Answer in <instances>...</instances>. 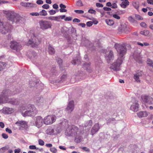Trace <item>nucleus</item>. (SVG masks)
<instances>
[{
    "mask_svg": "<svg viewBox=\"0 0 153 153\" xmlns=\"http://www.w3.org/2000/svg\"><path fill=\"white\" fill-rule=\"evenodd\" d=\"M114 47L121 57H123L126 53L127 48L124 44H116L114 45Z\"/></svg>",
    "mask_w": 153,
    "mask_h": 153,
    "instance_id": "obj_1",
    "label": "nucleus"
},
{
    "mask_svg": "<svg viewBox=\"0 0 153 153\" xmlns=\"http://www.w3.org/2000/svg\"><path fill=\"white\" fill-rule=\"evenodd\" d=\"M6 14L8 20L16 23H17L18 21L17 18V14L14 11H7L6 12Z\"/></svg>",
    "mask_w": 153,
    "mask_h": 153,
    "instance_id": "obj_2",
    "label": "nucleus"
},
{
    "mask_svg": "<svg viewBox=\"0 0 153 153\" xmlns=\"http://www.w3.org/2000/svg\"><path fill=\"white\" fill-rule=\"evenodd\" d=\"M11 26L8 23L0 21V32L2 34H6L10 31Z\"/></svg>",
    "mask_w": 153,
    "mask_h": 153,
    "instance_id": "obj_3",
    "label": "nucleus"
},
{
    "mask_svg": "<svg viewBox=\"0 0 153 153\" xmlns=\"http://www.w3.org/2000/svg\"><path fill=\"white\" fill-rule=\"evenodd\" d=\"M40 42L35 36H33V38L29 39L27 45H31L33 48L36 47L40 43Z\"/></svg>",
    "mask_w": 153,
    "mask_h": 153,
    "instance_id": "obj_4",
    "label": "nucleus"
},
{
    "mask_svg": "<svg viewBox=\"0 0 153 153\" xmlns=\"http://www.w3.org/2000/svg\"><path fill=\"white\" fill-rule=\"evenodd\" d=\"M40 28L43 30L47 29L51 27L52 24L50 21L46 20L39 21Z\"/></svg>",
    "mask_w": 153,
    "mask_h": 153,
    "instance_id": "obj_5",
    "label": "nucleus"
},
{
    "mask_svg": "<svg viewBox=\"0 0 153 153\" xmlns=\"http://www.w3.org/2000/svg\"><path fill=\"white\" fill-rule=\"evenodd\" d=\"M118 31L119 33H127L130 30V29L126 24H121L119 26Z\"/></svg>",
    "mask_w": 153,
    "mask_h": 153,
    "instance_id": "obj_6",
    "label": "nucleus"
},
{
    "mask_svg": "<svg viewBox=\"0 0 153 153\" xmlns=\"http://www.w3.org/2000/svg\"><path fill=\"white\" fill-rule=\"evenodd\" d=\"M10 46L12 49L17 51L19 48V44L16 41H12L10 42Z\"/></svg>",
    "mask_w": 153,
    "mask_h": 153,
    "instance_id": "obj_7",
    "label": "nucleus"
},
{
    "mask_svg": "<svg viewBox=\"0 0 153 153\" xmlns=\"http://www.w3.org/2000/svg\"><path fill=\"white\" fill-rule=\"evenodd\" d=\"M129 2L128 1L126 0L123 1L120 4L121 7L123 8H126L129 5Z\"/></svg>",
    "mask_w": 153,
    "mask_h": 153,
    "instance_id": "obj_8",
    "label": "nucleus"
},
{
    "mask_svg": "<svg viewBox=\"0 0 153 153\" xmlns=\"http://www.w3.org/2000/svg\"><path fill=\"white\" fill-rule=\"evenodd\" d=\"M48 52L50 54L52 55L55 53L54 49L50 45L49 46L48 48Z\"/></svg>",
    "mask_w": 153,
    "mask_h": 153,
    "instance_id": "obj_9",
    "label": "nucleus"
},
{
    "mask_svg": "<svg viewBox=\"0 0 153 153\" xmlns=\"http://www.w3.org/2000/svg\"><path fill=\"white\" fill-rule=\"evenodd\" d=\"M105 57H106L107 56V57H112L114 56L113 53L111 51H107Z\"/></svg>",
    "mask_w": 153,
    "mask_h": 153,
    "instance_id": "obj_10",
    "label": "nucleus"
},
{
    "mask_svg": "<svg viewBox=\"0 0 153 153\" xmlns=\"http://www.w3.org/2000/svg\"><path fill=\"white\" fill-rule=\"evenodd\" d=\"M105 21L107 24L110 26L112 25L114 23L113 20L109 19H107L105 20Z\"/></svg>",
    "mask_w": 153,
    "mask_h": 153,
    "instance_id": "obj_11",
    "label": "nucleus"
},
{
    "mask_svg": "<svg viewBox=\"0 0 153 153\" xmlns=\"http://www.w3.org/2000/svg\"><path fill=\"white\" fill-rule=\"evenodd\" d=\"M150 32L149 30H144L140 32V33L145 36H147L149 34Z\"/></svg>",
    "mask_w": 153,
    "mask_h": 153,
    "instance_id": "obj_12",
    "label": "nucleus"
},
{
    "mask_svg": "<svg viewBox=\"0 0 153 153\" xmlns=\"http://www.w3.org/2000/svg\"><path fill=\"white\" fill-rule=\"evenodd\" d=\"M26 7H35L36 6V4H33L30 3H26Z\"/></svg>",
    "mask_w": 153,
    "mask_h": 153,
    "instance_id": "obj_13",
    "label": "nucleus"
},
{
    "mask_svg": "<svg viewBox=\"0 0 153 153\" xmlns=\"http://www.w3.org/2000/svg\"><path fill=\"white\" fill-rule=\"evenodd\" d=\"M39 15L41 16H45L48 15L47 11L44 10H42V11H40L39 13Z\"/></svg>",
    "mask_w": 153,
    "mask_h": 153,
    "instance_id": "obj_14",
    "label": "nucleus"
},
{
    "mask_svg": "<svg viewBox=\"0 0 153 153\" xmlns=\"http://www.w3.org/2000/svg\"><path fill=\"white\" fill-rule=\"evenodd\" d=\"M133 6L137 9L139 7V3L138 2H134L132 3Z\"/></svg>",
    "mask_w": 153,
    "mask_h": 153,
    "instance_id": "obj_15",
    "label": "nucleus"
},
{
    "mask_svg": "<svg viewBox=\"0 0 153 153\" xmlns=\"http://www.w3.org/2000/svg\"><path fill=\"white\" fill-rule=\"evenodd\" d=\"M126 13V11L125 10H117L116 12H115V13L119 14L121 15L123 14H124Z\"/></svg>",
    "mask_w": 153,
    "mask_h": 153,
    "instance_id": "obj_16",
    "label": "nucleus"
},
{
    "mask_svg": "<svg viewBox=\"0 0 153 153\" xmlns=\"http://www.w3.org/2000/svg\"><path fill=\"white\" fill-rule=\"evenodd\" d=\"M103 9L104 10L108 11L106 13L107 14L110 15V12L108 11H111V10L110 8L104 7L103 8Z\"/></svg>",
    "mask_w": 153,
    "mask_h": 153,
    "instance_id": "obj_17",
    "label": "nucleus"
},
{
    "mask_svg": "<svg viewBox=\"0 0 153 153\" xmlns=\"http://www.w3.org/2000/svg\"><path fill=\"white\" fill-rule=\"evenodd\" d=\"M128 21L131 23H133L135 22V20L131 16H129L128 18Z\"/></svg>",
    "mask_w": 153,
    "mask_h": 153,
    "instance_id": "obj_18",
    "label": "nucleus"
},
{
    "mask_svg": "<svg viewBox=\"0 0 153 153\" xmlns=\"http://www.w3.org/2000/svg\"><path fill=\"white\" fill-rule=\"evenodd\" d=\"M76 5L79 7H81L83 6V4L82 1L80 0L77 1L76 3Z\"/></svg>",
    "mask_w": 153,
    "mask_h": 153,
    "instance_id": "obj_19",
    "label": "nucleus"
},
{
    "mask_svg": "<svg viewBox=\"0 0 153 153\" xmlns=\"http://www.w3.org/2000/svg\"><path fill=\"white\" fill-rule=\"evenodd\" d=\"M74 12L77 13L79 14H82L83 13H84V11L82 10H74Z\"/></svg>",
    "mask_w": 153,
    "mask_h": 153,
    "instance_id": "obj_20",
    "label": "nucleus"
},
{
    "mask_svg": "<svg viewBox=\"0 0 153 153\" xmlns=\"http://www.w3.org/2000/svg\"><path fill=\"white\" fill-rule=\"evenodd\" d=\"M135 17L136 19L138 20H142L143 19L141 16L139 15L136 14Z\"/></svg>",
    "mask_w": 153,
    "mask_h": 153,
    "instance_id": "obj_21",
    "label": "nucleus"
},
{
    "mask_svg": "<svg viewBox=\"0 0 153 153\" xmlns=\"http://www.w3.org/2000/svg\"><path fill=\"white\" fill-rule=\"evenodd\" d=\"M42 7L44 9H48L49 8V6L48 4H45L42 6Z\"/></svg>",
    "mask_w": 153,
    "mask_h": 153,
    "instance_id": "obj_22",
    "label": "nucleus"
},
{
    "mask_svg": "<svg viewBox=\"0 0 153 153\" xmlns=\"http://www.w3.org/2000/svg\"><path fill=\"white\" fill-rule=\"evenodd\" d=\"M30 14L32 16H38L39 15V13L37 12L31 13Z\"/></svg>",
    "mask_w": 153,
    "mask_h": 153,
    "instance_id": "obj_23",
    "label": "nucleus"
},
{
    "mask_svg": "<svg viewBox=\"0 0 153 153\" xmlns=\"http://www.w3.org/2000/svg\"><path fill=\"white\" fill-rule=\"evenodd\" d=\"M88 12L91 14H95L96 13V11L95 10H94L90 9L88 10Z\"/></svg>",
    "mask_w": 153,
    "mask_h": 153,
    "instance_id": "obj_24",
    "label": "nucleus"
},
{
    "mask_svg": "<svg viewBox=\"0 0 153 153\" xmlns=\"http://www.w3.org/2000/svg\"><path fill=\"white\" fill-rule=\"evenodd\" d=\"M140 25L142 27H144V28H146L147 27V24L145 22H141L140 24Z\"/></svg>",
    "mask_w": 153,
    "mask_h": 153,
    "instance_id": "obj_25",
    "label": "nucleus"
},
{
    "mask_svg": "<svg viewBox=\"0 0 153 153\" xmlns=\"http://www.w3.org/2000/svg\"><path fill=\"white\" fill-rule=\"evenodd\" d=\"M46 19L52 20H55V16H50L47 17L46 18Z\"/></svg>",
    "mask_w": 153,
    "mask_h": 153,
    "instance_id": "obj_26",
    "label": "nucleus"
},
{
    "mask_svg": "<svg viewBox=\"0 0 153 153\" xmlns=\"http://www.w3.org/2000/svg\"><path fill=\"white\" fill-rule=\"evenodd\" d=\"M49 13L50 15H53L56 13V12L54 10H51L49 11Z\"/></svg>",
    "mask_w": 153,
    "mask_h": 153,
    "instance_id": "obj_27",
    "label": "nucleus"
},
{
    "mask_svg": "<svg viewBox=\"0 0 153 153\" xmlns=\"http://www.w3.org/2000/svg\"><path fill=\"white\" fill-rule=\"evenodd\" d=\"M93 24V22L92 21H88L86 23V25L88 27L91 26Z\"/></svg>",
    "mask_w": 153,
    "mask_h": 153,
    "instance_id": "obj_28",
    "label": "nucleus"
},
{
    "mask_svg": "<svg viewBox=\"0 0 153 153\" xmlns=\"http://www.w3.org/2000/svg\"><path fill=\"white\" fill-rule=\"evenodd\" d=\"M112 16L114 18L117 19H119L120 18V17L117 15V14H114Z\"/></svg>",
    "mask_w": 153,
    "mask_h": 153,
    "instance_id": "obj_29",
    "label": "nucleus"
},
{
    "mask_svg": "<svg viewBox=\"0 0 153 153\" xmlns=\"http://www.w3.org/2000/svg\"><path fill=\"white\" fill-rule=\"evenodd\" d=\"M96 6L98 7H103V5L101 3H96Z\"/></svg>",
    "mask_w": 153,
    "mask_h": 153,
    "instance_id": "obj_30",
    "label": "nucleus"
},
{
    "mask_svg": "<svg viewBox=\"0 0 153 153\" xmlns=\"http://www.w3.org/2000/svg\"><path fill=\"white\" fill-rule=\"evenodd\" d=\"M111 7L112 8H117V4L115 3H113L111 4Z\"/></svg>",
    "mask_w": 153,
    "mask_h": 153,
    "instance_id": "obj_31",
    "label": "nucleus"
},
{
    "mask_svg": "<svg viewBox=\"0 0 153 153\" xmlns=\"http://www.w3.org/2000/svg\"><path fill=\"white\" fill-rule=\"evenodd\" d=\"M26 20V17H20V20H21L22 22H25Z\"/></svg>",
    "mask_w": 153,
    "mask_h": 153,
    "instance_id": "obj_32",
    "label": "nucleus"
},
{
    "mask_svg": "<svg viewBox=\"0 0 153 153\" xmlns=\"http://www.w3.org/2000/svg\"><path fill=\"white\" fill-rule=\"evenodd\" d=\"M72 19V17H66L64 20L65 21H70Z\"/></svg>",
    "mask_w": 153,
    "mask_h": 153,
    "instance_id": "obj_33",
    "label": "nucleus"
},
{
    "mask_svg": "<svg viewBox=\"0 0 153 153\" xmlns=\"http://www.w3.org/2000/svg\"><path fill=\"white\" fill-rule=\"evenodd\" d=\"M36 3L37 4H39V5L41 4H43V1H42V0H38L36 1Z\"/></svg>",
    "mask_w": 153,
    "mask_h": 153,
    "instance_id": "obj_34",
    "label": "nucleus"
},
{
    "mask_svg": "<svg viewBox=\"0 0 153 153\" xmlns=\"http://www.w3.org/2000/svg\"><path fill=\"white\" fill-rule=\"evenodd\" d=\"M73 21L74 22H80V20L77 19V18H75L73 19Z\"/></svg>",
    "mask_w": 153,
    "mask_h": 153,
    "instance_id": "obj_35",
    "label": "nucleus"
},
{
    "mask_svg": "<svg viewBox=\"0 0 153 153\" xmlns=\"http://www.w3.org/2000/svg\"><path fill=\"white\" fill-rule=\"evenodd\" d=\"M59 7L61 8V9H65L66 8V6L62 4H61L59 5Z\"/></svg>",
    "mask_w": 153,
    "mask_h": 153,
    "instance_id": "obj_36",
    "label": "nucleus"
},
{
    "mask_svg": "<svg viewBox=\"0 0 153 153\" xmlns=\"http://www.w3.org/2000/svg\"><path fill=\"white\" fill-rule=\"evenodd\" d=\"M60 18L59 17V16H55V21H57L58 22H60Z\"/></svg>",
    "mask_w": 153,
    "mask_h": 153,
    "instance_id": "obj_37",
    "label": "nucleus"
},
{
    "mask_svg": "<svg viewBox=\"0 0 153 153\" xmlns=\"http://www.w3.org/2000/svg\"><path fill=\"white\" fill-rule=\"evenodd\" d=\"M78 25L79 26H81L82 27H84L86 25L85 24L83 23H79Z\"/></svg>",
    "mask_w": 153,
    "mask_h": 153,
    "instance_id": "obj_38",
    "label": "nucleus"
},
{
    "mask_svg": "<svg viewBox=\"0 0 153 153\" xmlns=\"http://www.w3.org/2000/svg\"><path fill=\"white\" fill-rule=\"evenodd\" d=\"M147 2L150 4H153V0H147Z\"/></svg>",
    "mask_w": 153,
    "mask_h": 153,
    "instance_id": "obj_39",
    "label": "nucleus"
},
{
    "mask_svg": "<svg viewBox=\"0 0 153 153\" xmlns=\"http://www.w3.org/2000/svg\"><path fill=\"white\" fill-rule=\"evenodd\" d=\"M59 10L60 12H66L67 11V10L64 8L60 9Z\"/></svg>",
    "mask_w": 153,
    "mask_h": 153,
    "instance_id": "obj_40",
    "label": "nucleus"
},
{
    "mask_svg": "<svg viewBox=\"0 0 153 153\" xmlns=\"http://www.w3.org/2000/svg\"><path fill=\"white\" fill-rule=\"evenodd\" d=\"M53 7L54 9H57L58 8V6L56 4H54L53 5Z\"/></svg>",
    "mask_w": 153,
    "mask_h": 153,
    "instance_id": "obj_41",
    "label": "nucleus"
},
{
    "mask_svg": "<svg viewBox=\"0 0 153 153\" xmlns=\"http://www.w3.org/2000/svg\"><path fill=\"white\" fill-rule=\"evenodd\" d=\"M106 5L108 7H111V4L110 2H108L106 3Z\"/></svg>",
    "mask_w": 153,
    "mask_h": 153,
    "instance_id": "obj_42",
    "label": "nucleus"
},
{
    "mask_svg": "<svg viewBox=\"0 0 153 153\" xmlns=\"http://www.w3.org/2000/svg\"><path fill=\"white\" fill-rule=\"evenodd\" d=\"M1 4H2H2H5V3H7L8 2L7 1H4V0H1Z\"/></svg>",
    "mask_w": 153,
    "mask_h": 153,
    "instance_id": "obj_43",
    "label": "nucleus"
},
{
    "mask_svg": "<svg viewBox=\"0 0 153 153\" xmlns=\"http://www.w3.org/2000/svg\"><path fill=\"white\" fill-rule=\"evenodd\" d=\"M46 2L47 4H51L52 2L51 0H46Z\"/></svg>",
    "mask_w": 153,
    "mask_h": 153,
    "instance_id": "obj_44",
    "label": "nucleus"
},
{
    "mask_svg": "<svg viewBox=\"0 0 153 153\" xmlns=\"http://www.w3.org/2000/svg\"><path fill=\"white\" fill-rule=\"evenodd\" d=\"M59 17L60 19H63L65 17V15L60 16H59Z\"/></svg>",
    "mask_w": 153,
    "mask_h": 153,
    "instance_id": "obj_45",
    "label": "nucleus"
},
{
    "mask_svg": "<svg viewBox=\"0 0 153 153\" xmlns=\"http://www.w3.org/2000/svg\"><path fill=\"white\" fill-rule=\"evenodd\" d=\"M142 10L144 12H146L147 11V9L146 8H143L142 9Z\"/></svg>",
    "mask_w": 153,
    "mask_h": 153,
    "instance_id": "obj_46",
    "label": "nucleus"
},
{
    "mask_svg": "<svg viewBox=\"0 0 153 153\" xmlns=\"http://www.w3.org/2000/svg\"><path fill=\"white\" fill-rule=\"evenodd\" d=\"M148 15L149 16H152L153 15V13L152 12H149Z\"/></svg>",
    "mask_w": 153,
    "mask_h": 153,
    "instance_id": "obj_47",
    "label": "nucleus"
},
{
    "mask_svg": "<svg viewBox=\"0 0 153 153\" xmlns=\"http://www.w3.org/2000/svg\"><path fill=\"white\" fill-rule=\"evenodd\" d=\"M32 53L33 55V56L34 57L36 56V53L34 51H33L32 52Z\"/></svg>",
    "mask_w": 153,
    "mask_h": 153,
    "instance_id": "obj_48",
    "label": "nucleus"
},
{
    "mask_svg": "<svg viewBox=\"0 0 153 153\" xmlns=\"http://www.w3.org/2000/svg\"><path fill=\"white\" fill-rule=\"evenodd\" d=\"M137 44L138 45H140V46H143V45L142 43H140V42H137Z\"/></svg>",
    "mask_w": 153,
    "mask_h": 153,
    "instance_id": "obj_49",
    "label": "nucleus"
},
{
    "mask_svg": "<svg viewBox=\"0 0 153 153\" xmlns=\"http://www.w3.org/2000/svg\"><path fill=\"white\" fill-rule=\"evenodd\" d=\"M26 4V3H24L23 2H22L21 3V5H22L24 7H26V4Z\"/></svg>",
    "mask_w": 153,
    "mask_h": 153,
    "instance_id": "obj_50",
    "label": "nucleus"
},
{
    "mask_svg": "<svg viewBox=\"0 0 153 153\" xmlns=\"http://www.w3.org/2000/svg\"><path fill=\"white\" fill-rule=\"evenodd\" d=\"M92 22H93V24L95 25H96L98 23V22L97 21H93Z\"/></svg>",
    "mask_w": 153,
    "mask_h": 153,
    "instance_id": "obj_51",
    "label": "nucleus"
},
{
    "mask_svg": "<svg viewBox=\"0 0 153 153\" xmlns=\"http://www.w3.org/2000/svg\"><path fill=\"white\" fill-rule=\"evenodd\" d=\"M100 12L102 16L104 15L105 14V12L104 11H100Z\"/></svg>",
    "mask_w": 153,
    "mask_h": 153,
    "instance_id": "obj_52",
    "label": "nucleus"
},
{
    "mask_svg": "<svg viewBox=\"0 0 153 153\" xmlns=\"http://www.w3.org/2000/svg\"><path fill=\"white\" fill-rule=\"evenodd\" d=\"M149 27L152 30H153V25H150L149 26Z\"/></svg>",
    "mask_w": 153,
    "mask_h": 153,
    "instance_id": "obj_53",
    "label": "nucleus"
},
{
    "mask_svg": "<svg viewBox=\"0 0 153 153\" xmlns=\"http://www.w3.org/2000/svg\"><path fill=\"white\" fill-rule=\"evenodd\" d=\"M106 0H99V1L100 2H105L106 1Z\"/></svg>",
    "mask_w": 153,
    "mask_h": 153,
    "instance_id": "obj_54",
    "label": "nucleus"
},
{
    "mask_svg": "<svg viewBox=\"0 0 153 153\" xmlns=\"http://www.w3.org/2000/svg\"><path fill=\"white\" fill-rule=\"evenodd\" d=\"M144 45H145V46H148L149 45V43H147V42H145V43H144Z\"/></svg>",
    "mask_w": 153,
    "mask_h": 153,
    "instance_id": "obj_55",
    "label": "nucleus"
},
{
    "mask_svg": "<svg viewBox=\"0 0 153 153\" xmlns=\"http://www.w3.org/2000/svg\"><path fill=\"white\" fill-rule=\"evenodd\" d=\"M71 31H73V32H74L75 31H76V30H75V29L74 28H73L72 29H71Z\"/></svg>",
    "mask_w": 153,
    "mask_h": 153,
    "instance_id": "obj_56",
    "label": "nucleus"
},
{
    "mask_svg": "<svg viewBox=\"0 0 153 153\" xmlns=\"http://www.w3.org/2000/svg\"><path fill=\"white\" fill-rule=\"evenodd\" d=\"M97 10L99 12H100V11H102V10H99V9H98V10Z\"/></svg>",
    "mask_w": 153,
    "mask_h": 153,
    "instance_id": "obj_57",
    "label": "nucleus"
},
{
    "mask_svg": "<svg viewBox=\"0 0 153 153\" xmlns=\"http://www.w3.org/2000/svg\"><path fill=\"white\" fill-rule=\"evenodd\" d=\"M152 22L153 23V19H152Z\"/></svg>",
    "mask_w": 153,
    "mask_h": 153,
    "instance_id": "obj_58",
    "label": "nucleus"
},
{
    "mask_svg": "<svg viewBox=\"0 0 153 153\" xmlns=\"http://www.w3.org/2000/svg\"><path fill=\"white\" fill-rule=\"evenodd\" d=\"M0 57L2 58V57H2V56H1Z\"/></svg>",
    "mask_w": 153,
    "mask_h": 153,
    "instance_id": "obj_59",
    "label": "nucleus"
},
{
    "mask_svg": "<svg viewBox=\"0 0 153 153\" xmlns=\"http://www.w3.org/2000/svg\"><path fill=\"white\" fill-rule=\"evenodd\" d=\"M25 1H28L29 0H25Z\"/></svg>",
    "mask_w": 153,
    "mask_h": 153,
    "instance_id": "obj_60",
    "label": "nucleus"
}]
</instances>
